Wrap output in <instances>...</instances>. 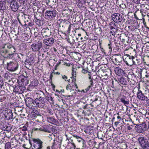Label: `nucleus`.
Instances as JSON below:
<instances>
[{
	"mask_svg": "<svg viewBox=\"0 0 149 149\" xmlns=\"http://www.w3.org/2000/svg\"><path fill=\"white\" fill-rule=\"evenodd\" d=\"M15 48L10 44H6L0 50V54L4 58L8 59L13 58L15 54Z\"/></svg>",
	"mask_w": 149,
	"mask_h": 149,
	"instance_id": "obj_1",
	"label": "nucleus"
},
{
	"mask_svg": "<svg viewBox=\"0 0 149 149\" xmlns=\"http://www.w3.org/2000/svg\"><path fill=\"white\" fill-rule=\"evenodd\" d=\"M123 58L125 63L127 65H131L132 64H135V62L133 60L135 57L133 56L126 54Z\"/></svg>",
	"mask_w": 149,
	"mask_h": 149,
	"instance_id": "obj_2",
	"label": "nucleus"
},
{
	"mask_svg": "<svg viewBox=\"0 0 149 149\" xmlns=\"http://www.w3.org/2000/svg\"><path fill=\"white\" fill-rule=\"evenodd\" d=\"M33 149H41L42 147L43 142L40 139H34L33 140Z\"/></svg>",
	"mask_w": 149,
	"mask_h": 149,
	"instance_id": "obj_3",
	"label": "nucleus"
},
{
	"mask_svg": "<svg viewBox=\"0 0 149 149\" xmlns=\"http://www.w3.org/2000/svg\"><path fill=\"white\" fill-rule=\"evenodd\" d=\"M7 67L8 70L14 71L17 69L18 68V64L16 61L10 62L7 63Z\"/></svg>",
	"mask_w": 149,
	"mask_h": 149,
	"instance_id": "obj_4",
	"label": "nucleus"
},
{
	"mask_svg": "<svg viewBox=\"0 0 149 149\" xmlns=\"http://www.w3.org/2000/svg\"><path fill=\"white\" fill-rule=\"evenodd\" d=\"M46 17L48 19H52L56 16V10H47L45 13Z\"/></svg>",
	"mask_w": 149,
	"mask_h": 149,
	"instance_id": "obj_5",
	"label": "nucleus"
},
{
	"mask_svg": "<svg viewBox=\"0 0 149 149\" xmlns=\"http://www.w3.org/2000/svg\"><path fill=\"white\" fill-rule=\"evenodd\" d=\"M111 17L113 20L116 23L120 22L123 19L122 16L118 13L113 14Z\"/></svg>",
	"mask_w": 149,
	"mask_h": 149,
	"instance_id": "obj_6",
	"label": "nucleus"
},
{
	"mask_svg": "<svg viewBox=\"0 0 149 149\" xmlns=\"http://www.w3.org/2000/svg\"><path fill=\"white\" fill-rule=\"evenodd\" d=\"M136 127V126L137 128L136 129V131L140 133H143L147 129V125L144 123L139 125L137 127Z\"/></svg>",
	"mask_w": 149,
	"mask_h": 149,
	"instance_id": "obj_7",
	"label": "nucleus"
},
{
	"mask_svg": "<svg viewBox=\"0 0 149 149\" xmlns=\"http://www.w3.org/2000/svg\"><path fill=\"white\" fill-rule=\"evenodd\" d=\"M138 92L136 93L137 98L140 100L142 101H146L147 99V97H146L143 93H142V91L140 90V87H137Z\"/></svg>",
	"mask_w": 149,
	"mask_h": 149,
	"instance_id": "obj_8",
	"label": "nucleus"
},
{
	"mask_svg": "<svg viewBox=\"0 0 149 149\" xmlns=\"http://www.w3.org/2000/svg\"><path fill=\"white\" fill-rule=\"evenodd\" d=\"M42 43L41 42H38L37 43H33L31 45V48L34 51H39L42 46Z\"/></svg>",
	"mask_w": 149,
	"mask_h": 149,
	"instance_id": "obj_9",
	"label": "nucleus"
},
{
	"mask_svg": "<svg viewBox=\"0 0 149 149\" xmlns=\"http://www.w3.org/2000/svg\"><path fill=\"white\" fill-rule=\"evenodd\" d=\"M51 33V30L47 28L43 29L41 31V34L43 37L49 36Z\"/></svg>",
	"mask_w": 149,
	"mask_h": 149,
	"instance_id": "obj_10",
	"label": "nucleus"
},
{
	"mask_svg": "<svg viewBox=\"0 0 149 149\" xmlns=\"http://www.w3.org/2000/svg\"><path fill=\"white\" fill-rule=\"evenodd\" d=\"M54 42V40L53 38H50L47 39H44L43 41V43L46 45L51 46Z\"/></svg>",
	"mask_w": 149,
	"mask_h": 149,
	"instance_id": "obj_11",
	"label": "nucleus"
},
{
	"mask_svg": "<svg viewBox=\"0 0 149 149\" xmlns=\"http://www.w3.org/2000/svg\"><path fill=\"white\" fill-rule=\"evenodd\" d=\"M44 98L42 97H40L39 98H36L33 101V104L36 105L38 106H39L40 104H44L45 103Z\"/></svg>",
	"mask_w": 149,
	"mask_h": 149,
	"instance_id": "obj_12",
	"label": "nucleus"
},
{
	"mask_svg": "<svg viewBox=\"0 0 149 149\" xmlns=\"http://www.w3.org/2000/svg\"><path fill=\"white\" fill-rule=\"evenodd\" d=\"M10 6L12 10L13 11L16 12L19 8L18 3L16 1L13 0L10 3Z\"/></svg>",
	"mask_w": 149,
	"mask_h": 149,
	"instance_id": "obj_13",
	"label": "nucleus"
},
{
	"mask_svg": "<svg viewBox=\"0 0 149 149\" xmlns=\"http://www.w3.org/2000/svg\"><path fill=\"white\" fill-rule=\"evenodd\" d=\"M137 140L139 145L141 147L148 142L146 137L140 136L137 139Z\"/></svg>",
	"mask_w": 149,
	"mask_h": 149,
	"instance_id": "obj_14",
	"label": "nucleus"
},
{
	"mask_svg": "<svg viewBox=\"0 0 149 149\" xmlns=\"http://www.w3.org/2000/svg\"><path fill=\"white\" fill-rule=\"evenodd\" d=\"M114 71L116 74L118 76H123L125 74L124 71L119 67L115 68Z\"/></svg>",
	"mask_w": 149,
	"mask_h": 149,
	"instance_id": "obj_15",
	"label": "nucleus"
},
{
	"mask_svg": "<svg viewBox=\"0 0 149 149\" xmlns=\"http://www.w3.org/2000/svg\"><path fill=\"white\" fill-rule=\"evenodd\" d=\"M61 142L62 140L61 139H55L54 140L52 147H59L61 146Z\"/></svg>",
	"mask_w": 149,
	"mask_h": 149,
	"instance_id": "obj_16",
	"label": "nucleus"
},
{
	"mask_svg": "<svg viewBox=\"0 0 149 149\" xmlns=\"http://www.w3.org/2000/svg\"><path fill=\"white\" fill-rule=\"evenodd\" d=\"M120 101L124 105L127 106L129 104V101L127 100L125 96H122L120 99Z\"/></svg>",
	"mask_w": 149,
	"mask_h": 149,
	"instance_id": "obj_17",
	"label": "nucleus"
},
{
	"mask_svg": "<svg viewBox=\"0 0 149 149\" xmlns=\"http://www.w3.org/2000/svg\"><path fill=\"white\" fill-rule=\"evenodd\" d=\"M47 120V122L53 124H56L58 122L57 121L52 117H48Z\"/></svg>",
	"mask_w": 149,
	"mask_h": 149,
	"instance_id": "obj_18",
	"label": "nucleus"
},
{
	"mask_svg": "<svg viewBox=\"0 0 149 149\" xmlns=\"http://www.w3.org/2000/svg\"><path fill=\"white\" fill-rule=\"evenodd\" d=\"M51 127V126L48 125H45L42 127V131L50 133L51 132V131L52 130L50 128Z\"/></svg>",
	"mask_w": 149,
	"mask_h": 149,
	"instance_id": "obj_19",
	"label": "nucleus"
},
{
	"mask_svg": "<svg viewBox=\"0 0 149 149\" xmlns=\"http://www.w3.org/2000/svg\"><path fill=\"white\" fill-rule=\"evenodd\" d=\"M34 58L32 57L28 58L25 61L26 64H28L29 65H32L34 63Z\"/></svg>",
	"mask_w": 149,
	"mask_h": 149,
	"instance_id": "obj_20",
	"label": "nucleus"
},
{
	"mask_svg": "<svg viewBox=\"0 0 149 149\" xmlns=\"http://www.w3.org/2000/svg\"><path fill=\"white\" fill-rule=\"evenodd\" d=\"M5 116L8 120L13 119V113L10 110L9 111L6 115Z\"/></svg>",
	"mask_w": 149,
	"mask_h": 149,
	"instance_id": "obj_21",
	"label": "nucleus"
},
{
	"mask_svg": "<svg viewBox=\"0 0 149 149\" xmlns=\"http://www.w3.org/2000/svg\"><path fill=\"white\" fill-rule=\"evenodd\" d=\"M33 101L30 97H28L25 100V103L27 106H28L30 104H33Z\"/></svg>",
	"mask_w": 149,
	"mask_h": 149,
	"instance_id": "obj_22",
	"label": "nucleus"
},
{
	"mask_svg": "<svg viewBox=\"0 0 149 149\" xmlns=\"http://www.w3.org/2000/svg\"><path fill=\"white\" fill-rule=\"evenodd\" d=\"M119 81L120 84L123 85H126L127 83L126 79L123 77H121L119 80Z\"/></svg>",
	"mask_w": 149,
	"mask_h": 149,
	"instance_id": "obj_23",
	"label": "nucleus"
},
{
	"mask_svg": "<svg viewBox=\"0 0 149 149\" xmlns=\"http://www.w3.org/2000/svg\"><path fill=\"white\" fill-rule=\"evenodd\" d=\"M46 99L50 103H53L54 101L53 98L49 94L45 97Z\"/></svg>",
	"mask_w": 149,
	"mask_h": 149,
	"instance_id": "obj_24",
	"label": "nucleus"
},
{
	"mask_svg": "<svg viewBox=\"0 0 149 149\" xmlns=\"http://www.w3.org/2000/svg\"><path fill=\"white\" fill-rule=\"evenodd\" d=\"M22 87L19 86H17L15 87L14 89V91L15 92L20 93L22 92Z\"/></svg>",
	"mask_w": 149,
	"mask_h": 149,
	"instance_id": "obj_25",
	"label": "nucleus"
},
{
	"mask_svg": "<svg viewBox=\"0 0 149 149\" xmlns=\"http://www.w3.org/2000/svg\"><path fill=\"white\" fill-rule=\"evenodd\" d=\"M109 25L110 26L111 29L114 28H117V26L115 24L114 22H111L110 23Z\"/></svg>",
	"mask_w": 149,
	"mask_h": 149,
	"instance_id": "obj_26",
	"label": "nucleus"
},
{
	"mask_svg": "<svg viewBox=\"0 0 149 149\" xmlns=\"http://www.w3.org/2000/svg\"><path fill=\"white\" fill-rule=\"evenodd\" d=\"M142 149H149V143L148 141L141 146Z\"/></svg>",
	"mask_w": 149,
	"mask_h": 149,
	"instance_id": "obj_27",
	"label": "nucleus"
},
{
	"mask_svg": "<svg viewBox=\"0 0 149 149\" xmlns=\"http://www.w3.org/2000/svg\"><path fill=\"white\" fill-rule=\"evenodd\" d=\"M35 22L36 24L38 26H41L43 24V21L38 19H36Z\"/></svg>",
	"mask_w": 149,
	"mask_h": 149,
	"instance_id": "obj_28",
	"label": "nucleus"
},
{
	"mask_svg": "<svg viewBox=\"0 0 149 149\" xmlns=\"http://www.w3.org/2000/svg\"><path fill=\"white\" fill-rule=\"evenodd\" d=\"M69 11L67 10H64L62 12V14L63 16L66 17H69L68 13Z\"/></svg>",
	"mask_w": 149,
	"mask_h": 149,
	"instance_id": "obj_29",
	"label": "nucleus"
},
{
	"mask_svg": "<svg viewBox=\"0 0 149 149\" xmlns=\"http://www.w3.org/2000/svg\"><path fill=\"white\" fill-rule=\"evenodd\" d=\"M6 9L5 4L4 3L0 2V10H4Z\"/></svg>",
	"mask_w": 149,
	"mask_h": 149,
	"instance_id": "obj_30",
	"label": "nucleus"
},
{
	"mask_svg": "<svg viewBox=\"0 0 149 149\" xmlns=\"http://www.w3.org/2000/svg\"><path fill=\"white\" fill-rule=\"evenodd\" d=\"M47 112L50 115H52L53 112L52 110L49 108H47Z\"/></svg>",
	"mask_w": 149,
	"mask_h": 149,
	"instance_id": "obj_31",
	"label": "nucleus"
},
{
	"mask_svg": "<svg viewBox=\"0 0 149 149\" xmlns=\"http://www.w3.org/2000/svg\"><path fill=\"white\" fill-rule=\"evenodd\" d=\"M117 29L115 28L111 29V32L112 33L113 35H114L116 34V33L117 31Z\"/></svg>",
	"mask_w": 149,
	"mask_h": 149,
	"instance_id": "obj_32",
	"label": "nucleus"
},
{
	"mask_svg": "<svg viewBox=\"0 0 149 149\" xmlns=\"http://www.w3.org/2000/svg\"><path fill=\"white\" fill-rule=\"evenodd\" d=\"M10 75L9 72H6L4 74V77L5 78L8 79L10 77Z\"/></svg>",
	"mask_w": 149,
	"mask_h": 149,
	"instance_id": "obj_33",
	"label": "nucleus"
},
{
	"mask_svg": "<svg viewBox=\"0 0 149 149\" xmlns=\"http://www.w3.org/2000/svg\"><path fill=\"white\" fill-rule=\"evenodd\" d=\"M5 148L6 149H10V142H8L6 143Z\"/></svg>",
	"mask_w": 149,
	"mask_h": 149,
	"instance_id": "obj_34",
	"label": "nucleus"
},
{
	"mask_svg": "<svg viewBox=\"0 0 149 149\" xmlns=\"http://www.w3.org/2000/svg\"><path fill=\"white\" fill-rule=\"evenodd\" d=\"M19 2L21 5H23L26 4L27 1V0H18Z\"/></svg>",
	"mask_w": 149,
	"mask_h": 149,
	"instance_id": "obj_35",
	"label": "nucleus"
},
{
	"mask_svg": "<svg viewBox=\"0 0 149 149\" xmlns=\"http://www.w3.org/2000/svg\"><path fill=\"white\" fill-rule=\"evenodd\" d=\"M76 69H72V74L73 77H75L76 75V71L75 70Z\"/></svg>",
	"mask_w": 149,
	"mask_h": 149,
	"instance_id": "obj_36",
	"label": "nucleus"
},
{
	"mask_svg": "<svg viewBox=\"0 0 149 149\" xmlns=\"http://www.w3.org/2000/svg\"><path fill=\"white\" fill-rule=\"evenodd\" d=\"M3 85V82L2 77L0 76V88H2Z\"/></svg>",
	"mask_w": 149,
	"mask_h": 149,
	"instance_id": "obj_37",
	"label": "nucleus"
},
{
	"mask_svg": "<svg viewBox=\"0 0 149 149\" xmlns=\"http://www.w3.org/2000/svg\"><path fill=\"white\" fill-rule=\"evenodd\" d=\"M52 130L51 131V132H52L53 133H56V132L57 130L55 129V127H52L51 126V127H50Z\"/></svg>",
	"mask_w": 149,
	"mask_h": 149,
	"instance_id": "obj_38",
	"label": "nucleus"
},
{
	"mask_svg": "<svg viewBox=\"0 0 149 149\" xmlns=\"http://www.w3.org/2000/svg\"><path fill=\"white\" fill-rule=\"evenodd\" d=\"M42 127H39V128H35L34 127L32 129V131H37V130H40V131H42Z\"/></svg>",
	"mask_w": 149,
	"mask_h": 149,
	"instance_id": "obj_39",
	"label": "nucleus"
},
{
	"mask_svg": "<svg viewBox=\"0 0 149 149\" xmlns=\"http://www.w3.org/2000/svg\"><path fill=\"white\" fill-rule=\"evenodd\" d=\"M77 5L78 6H81V4L82 3V2L83 1L82 0H77Z\"/></svg>",
	"mask_w": 149,
	"mask_h": 149,
	"instance_id": "obj_40",
	"label": "nucleus"
},
{
	"mask_svg": "<svg viewBox=\"0 0 149 149\" xmlns=\"http://www.w3.org/2000/svg\"><path fill=\"white\" fill-rule=\"evenodd\" d=\"M27 126L26 125H24L22 128V131H25L27 130Z\"/></svg>",
	"mask_w": 149,
	"mask_h": 149,
	"instance_id": "obj_41",
	"label": "nucleus"
},
{
	"mask_svg": "<svg viewBox=\"0 0 149 149\" xmlns=\"http://www.w3.org/2000/svg\"><path fill=\"white\" fill-rule=\"evenodd\" d=\"M92 86H91V85H89L85 89H86V92H88V91L91 88H92Z\"/></svg>",
	"mask_w": 149,
	"mask_h": 149,
	"instance_id": "obj_42",
	"label": "nucleus"
},
{
	"mask_svg": "<svg viewBox=\"0 0 149 149\" xmlns=\"http://www.w3.org/2000/svg\"><path fill=\"white\" fill-rule=\"evenodd\" d=\"M108 45L109 46V49H110L109 51H111L112 50V48H111V43L109 44H108Z\"/></svg>",
	"mask_w": 149,
	"mask_h": 149,
	"instance_id": "obj_43",
	"label": "nucleus"
},
{
	"mask_svg": "<svg viewBox=\"0 0 149 149\" xmlns=\"http://www.w3.org/2000/svg\"><path fill=\"white\" fill-rule=\"evenodd\" d=\"M62 78L63 79H64L65 81H68V80L67 79H68L67 77V76H65V75H63V76H62Z\"/></svg>",
	"mask_w": 149,
	"mask_h": 149,
	"instance_id": "obj_44",
	"label": "nucleus"
},
{
	"mask_svg": "<svg viewBox=\"0 0 149 149\" xmlns=\"http://www.w3.org/2000/svg\"><path fill=\"white\" fill-rule=\"evenodd\" d=\"M71 142H72L71 144H72V145L73 146L74 148V149H75V148H76V146L75 145L74 143L73 142V140H71Z\"/></svg>",
	"mask_w": 149,
	"mask_h": 149,
	"instance_id": "obj_45",
	"label": "nucleus"
},
{
	"mask_svg": "<svg viewBox=\"0 0 149 149\" xmlns=\"http://www.w3.org/2000/svg\"><path fill=\"white\" fill-rule=\"evenodd\" d=\"M55 95L56 96H57V99L59 101V102H61V101H62V99H61L59 97L58 95H57V94H55Z\"/></svg>",
	"mask_w": 149,
	"mask_h": 149,
	"instance_id": "obj_46",
	"label": "nucleus"
},
{
	"mask_svg": "<svg viewBox=\"0 0 149 149\" xmlns=\"http://www.w3.org/2000/svg\"><path fill=\"white\" fill-rule=\"evenodd\" d=\"M89 82L90 84V85L93 86V79L90 80Z\"/></svg>",
	"mask_w": 149,
	"mask_h": 149,
	"instance_id": "obj_47",
	"label": "nucleus"
},
{
	"mask_svg": "<svg viewBox=\"0 0 149 149\" xmlns=\"http://www.w3.org/2000/svg\"><path fill=\"white\" fill-rule=\"evenodd\" d=\"M71 88V86L70 85H67L66 87V89L68 90H70Z\"/></svg>",
	"mask_w": 149,
	"mask_h": 149,
	"instance_id": "obj_48",
	"label": "nucleus"
},
{
	"mask_svg": "<svg viewBox=\"0 0 149 149\" xmlns=\"http://www.w3.org/2000/svg\"><path fill=\"white\" fill-rule=\"evenodd\" d=\"M91 72H89V73L88 74V79L90 80L93 79V78H91Z\"/></svg>",
	"mask_w": 149,
	"mask_h": 149,
	"instance_id": "obj_49",
	"label": "nucleus"
},
{
	"mask_svg": "<svg viewBox=\"0 0 149 149\" xmlns=\"http://www.w3.org/2000/svg\"><path fill=\"white\" fill-rule=\"evenodd\" d=\"M49 137L51 139V140L52 139V136H54V134H52H52H49Z\"/></svg>",
	"mask_w": 149,
	"mask_h": 149,
	"instance_id": "obj_50",
	"label": "nucleus"
},
{
	"mask_svg": "<svg viewBox=\"0 0 149 149\" xmlns=\"http://www.w3.org/2000/svg\"><path fill=\"white\" fill-rule=\"evenodd\" d=\"M88 72L87 70H86L84 69H83L82 70V72L84 74Z\"/></svg>",
	"mask_w": 149,
	"mask_h": 149,
	"instance_id": "obj_51",
	"label": "nucleus"
},
{
	"mask_svg": "<svg viewBox=\"0 0 149 149\" xmlns=\"http://www.w3.org/2000/svg\"><path fill=\"white\" fill-rule=\"evenodd\" d=\"M71 25L70 24L69 25V26L68 30V32H70V29H71Z\"/></svg>",
	"mask_w": 149,
	"mask_h": 149,
	"instance_id": "obj_52",
	"label": "nucleus"
},
{
	"mask_svg": "<svg viewBox=\"0 0 149 149\" xmlns=\"http://www.w3.org/2000/svg\"><path fill=\"white\" fill-rule=\"evenodd\" d=\"M48 6L49 7H48V8H49V10H53V8L52 6L49 5Z\"/></svg>",
	"mask_w": 149,
	"mask_h": 149,
	"instance_id": "obj_53",
	"label": "nucleus"
},
{
	"mask_svg": "<svg viewBox=\"0 0 149 149\" xmlns=\"http://www.w3.org/2000/svg\"><path fill=\"white\" fill-rule=\"evenodd\" d=\"M73 136L76 139H78L79 138H80V137H79V136H77L76 135H73Z\"/></svg>",
	"mask_w": 149,
	"mask_h": 149,
	"instance_id": "obj_54",
	"label": "nucleus"
},
{
	"mask_svg": "<svg viewBox=\"0 0 149 149\" xmlns=\"http://www.w3.org/2000/svg\"><path fill=\"white\" fill-rule=\"evenodd\" d=\"M83 140V139L81 138L80 137V138H79L78 139L77 141L79 142H80L82 140Z\"/></svg>",
	"mask_w": 149,
	"mask_h": 149,
	"instance_id": "obj_55",
	"label": "nucleus"
},
{
	"mask_svg": "<svg viewBox=\"0 0 149 149\" xmlns=\"http://www.w3.org/2000/svg\"><path fill=\"white\" fill-rule=\"evenodd\" d=\"M6 0H0V2L2 3H4V4H6Z\"/></svg>",
	"mask_w": 149,
	"mask_h": 149,
	"instance_id": "obj_56",
	"label": "nucleus"
},
{
	"mask_svg": "<svg viewBox=\"0 0 149 149\" xmlns=\"http://www.w3.org/2000/svg\"><path fill=\"white\" fill-rule=\"evenodd\" d=\"M119 122L118 121H117V122H115V123H114V125H115L117 127V125H118V124H119Z\"/></svg>",
	"mask_w": 149,
	"mask_h": 149,
	"instance_id": "obj_57",
	"label": "nucleus"
},
{
	"mask_svg": "<svg viewBox=\"0 0 149 149\" xmlns=\"http://www.w3.org/2000/svg\"><path fill=\"white\" fill-rule=\"evenodd\" d=\"M13 1V0H7V1L8 3H11V2Z\"/></svg>",
	"mask_w": 149,
	"mask_h": 149,
	"instance_id": "obj_58",
	"label": "nucleus"
},
{
	"mask_svg": "<svg viewBox=\"0 0 149 149\" xmlns=\"http://www.w3.org/2000/svg\"><path fill=\"white\" fill-rule=\"evenodd\" d=\"M54 73V74L55 73H54V72H53L50 75V79H52V77H53V75H52V74Z\"/></svg>",
	"mask_w": 149,
	"mask_h": 149,
	"instance_id": "obj_59",
	"label": "nucleus"
},
{
	"mask_svg": "<svg viewBox=\"0 0 149 149\" xmlns=\"http://www.w3.org/2000/svg\"><path fill=\"white\" fill-rule=\"evenodd\" d=\"M127 129L128 130H130L132 129V128L130 126H128L127 127Z\"/></svg>",
	"mask_w": 149,
	"mask_h": 149,
	"instance_id": "obj_60",
	"label": "nucleus"
},
{
	"mask_svg": "<svg viewBox=\"0 0 149 149\" xmlns=\"http://www.w3.org/2000/svg\"><path fill=\"white\" fill-rule=\"evenodd\" d=\"M88 105V104H86L85 105L84 107H83V108L84 109H85L86 108H87V106Z\"/></svg>",
	"mask_w": 149,
	"mask_h": 149,
	"instance_id": "obj_61",
	"label": "nucleus"
},
{
	"mask_svg": "<svg viewBox=\"0 0 149 149\" xmlns=\"http://www.w3.org/2000/svg\"><path fill=\"white\" fill-rule=\"evenodd\" d=\"M146 136L147 137V139L149 141V134H148L146 135Z\"/></svg>",
	"mask_w": 149,
	"mask_h": 149,
	"instance_id": "obj_62",
	"label": "nucleus"
},
{
	"mask_svg": "<svg viewBox=\"0 0 149 149\" xmlns=\"http://www.w3.org/2000/svg\"><path fill=\"white\" fill-rule=\"evenodd\" d=\"M146 100L147 104L149 105V100H147V99Z\"/></svg>",
	"mask_w": 149,
	"mask_h": 149,
	"instance_id": "obj_63",
	"label": "nucleus"
},
{
	"mask_svg": "<svg viewBox=\"0 0 149 149\" xmlns=\"http://www.w3.org/2000/svg\"><path fill=\"white\" fill-rule=\"evenodd\" d=\"M60 63H57L55 65V66L56 67H57L58 65L60 64Z\"/></svg>",
	"mask_w": 149,
	"mask_h": 149,
	"instance_id": "obj_64",
	"label": "nucleus"
}]
</instances>
